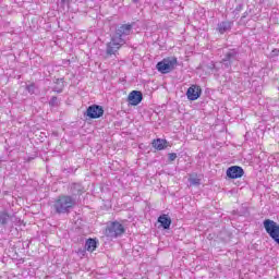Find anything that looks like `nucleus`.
<instances>
[{"instance_id": "obj_4", "label": "nucleus", "mask_w": 279, "mask_h": 279, "mask_svg": "<svg viewBox=\"0 0 279 279\" xmlns=\"http://www.w3.org/2000/svg\"><path fill=\"white\" fill-rule=\"evenodd\" d=\"M123 234H125V227L119 221L107 225L105 235L108 236V239H119V236H123Z\"/></svg>"}, {"instance_id": "obj_7", "label": "nucleus", "mask_w": 279, "mask_h": 279, "mask_svg": "<svg viewBox=\"0 0 279 279\" xmlns=\"http://www.w3.org/2000/svg\"><path fill=\"white\" fill-rule=\"evenodd\" d=\"M84 117H88V119H101V117H104V107L92 105L87 108Z\"/></svg>"}, {"instance_id": "obj_13", "label": "nucleus", "mask_w": 279, "mask_h": 279, "mask_svg": "<svg viewBox=\"0 0 279 279\" xmlns=\"http://www.w3.org/2000/svg\"><path fill=\"white\" fill-rule=\"evenodd\" d=\"M151 145L158 151H162V149H167V147H169V142L167 140L157 138L153 141Z\"/></svg>"}, {"instance_id": "obj_8", "label": "nucleus", "mask_w": 279, "mask_h": 279, "mask_svg": "<svg viewBox=\"0 0 279 279\" xmlns=\"http://www.w3.org/2000/svg\"><path fill=\"white\" fill-rule=\"evenodd\" d=\"M245 170H243L241 166H231L227 169V178H229L230 180L243 178Z\"/></svg>"}, {"instance_id": "obj_26", "label": "nucleus", "mask_w": 279, "mask_h": 279, "mask_svg": "<svg viewBox=\"0 0 279 279\" xmlns=\"http://www.w3.org/2000/svg\"><path fill=\"white\" fill-rule=\"evenodd\" d=\"M133 3H138V0H132Z\"/></svg>"}, {"instance_id": "obj_23", "label": "nucleus", "mask_w": 279, "mask_h": 279, "mask_svg": "<svg viewBox=\"0 0 279 279\" xmlns=\"http://www.w3.org/2000/svg\"><path fill=\"white\" fill-rule=\"evenodd\" d=\"M235 10H238V12H241V10H243V5H238Z\"/></svg>"}, {"instance_id": "obj_20", "label": "nucleus", "mask_w": 279, "mask_h": 279, "mask_svg": "<svg viewBox=\"0 0 279 279\" xmlns=\"http://www.w3.org/2000/svg\"><path fill=\"white\" fill-rule=\"evenodd\" d=\"M26 90L27 93H29V95H34L36 93V84H29L26 85Z\"/></svg>"}, {"instance_id": "obj_16", "label": "nucleus", "mask_w": 279, "mask_h": 279, "mask_svg": "<svg viewBox=\"0 0 279 279\" xmlns=\"http://www.w3.org/2000/svg\"><path fill=\"white\" fill-rule=\"evenodd\" d=\"M53 83L56 84L54 87H52L53 93H63L64 90V78H57L53 81Z\"/></svg>"}, {"instance_id": "obj_6", "label": "nucleus", "mask_w": 279, "mask_h": 279, "mask_svg": "<svg viewBox=\"0 0 279 279\" xmlns=\"http://www.w3.org/2000/svg\"><path fill=\"white\" fill-rule=\"evenodd\" d=\"M263 223H264V228H265L267 234H269L270 239H272V241H275V243H277V245H279V225H278V222H276L271 219H265Z\"/></svg>"}, {"instance_id": "obj_25", "label": "nucleus", "mask_w": 279, "mask_h": 279, "mask_svg": "<svg viewBox=\"0 0 279 279\" xmlns=\"http://www.w3.org/2000/svg\"><path fill=\"white\" fill-rule=\"evenodd\" d=\"M247 17V12H244L242 15V19H246Z\"/></svg>"}, {"instance_id": "obj_11", "label": "nucleus", "mask_w": 279, "mask_h": 279, "mask_svg": "<svg viewBox=\"0 0 279 279\" xmlns=\"http://www.w3.org/2000/svg\"><path fill=\"white\" fill-rule=\"evenodd\" d=\"M69 191L72 197H76V195H82L84 193V185H82V183H71Z\"/></svg>"}, {"instance_id": "obj_24", "label": "nucleus", "mask_w": 279, "mask_h": 279, "mask_svg": "<svg viewBox=\"0 0 279 279\" xmlns=\"http://www.w3.org/2000/svg\"><path fill=\"white\" fill-rule=\"evenodd\" d=\"M272 53H274V56H278L279 50H278V49H275V50H272Z\"/></svg>"}, {"instance_id": "obj_17", "label": "nucleus", "mask_w": 279, "mask_h": 279, "mask_svg": "<svg viewBox=\"0 0 279 279\" xmlns=\"http://www.w3.org/2000/svg\"><path fill=\"white\" fill-rule=\"evenodd\" d=\"M10 221V214L5 210L0 211V226H5Z\"/></svg>"}, {"instance_id": "obj_3", "label": "nucleus", "mask_w": 279, "mask_h": 279, "mask_svg": "<svg viewBox=\"0 0 279 279\" xmlns=\"http://www.w3.org/2000/svg\"><path fill=\"white\" fill-rule=\"evenodd\" d=\"M175 66H178V58L175 57L165 58L156 64L157 71L162 73V75H167V73L175 71Z\"/></svg>"}, {"instance_id": "obj_1", "label": "nucleus", "mask_w": 279, "mask_h": 279, "mask_svg": "<svg viewBox=\"0 0 279 279\" xmlns=\"http://www.w3.org/2000/svg\"><path fill=\"white\" fill-rule=\"evenodd\" d=\"M134 25L132 24H122L117 27L114 35L111 37L110 43L107 44L106 56L107 58H112L117 56V52L123 45H125V36L132 34Z\"/></svg>"}, {"instance_id": "obj_15", "label": "nucleus", "mask_w": 279, "mask_h": 279, "mask_svg": "<svg viewBox=\"0 0 279 279\" xmlns=\"http://www.w3.org/2000/svg\"><path fill=\"white\" fill-rule=\"evenodd\" d=\"M97 243L96 239H87L85 242V250H87V252H95L97 250Z\"/></svg>"}, {"instance_id": "obj_22", "label": "nucleus", "mask_w": 279, "mask_h": 279, "mask_svg": "<svg viewBox=\"0 0 279 279\" xmlns=\"http://www.w3.org/2000/svg\"><path fill=\"white\" fill-rule=\"evenodd\" d=\"M86 252H87L86 247L85 248H78L77 254H80V256H86Z\"/></svg>"}, {"instance_id": "obj_2", "label": "nucleus", "mask_w": 279, "mask_h": 279, "mask_svg": "<svg viewBox=\"0 0 279 279\" xmlns=\"http://www.w3.org/2000/svg\"><path fill=\"white\" fill-rule=\"evenodd\" d=\"M73 206H75V199L73 196L61 195L54 201L52 210H54L57 215H66L71 213V208H73Z\"/></svg>"}, {"instance_id": "obj_14", "label": "nucleus", "mask_w": 279, "mask_h": 279, "mask_svg": "<svg viewBox=\"0 0 279 279\" xmlns=\"http://www.w3.org/2000/svg\"><path fill=\"white\" fill-rule=\"evenodd\" d=\"M232 25L233 23L230 21L220 22L218 23L217 31L219 32V34H226V32H230V29H232Z\"/></svg>"}, {"instance_id": "obj_9", "label": "nucleus", "mask_w": 279, "mask_h": 279, "mask_svg": "<svg viewBox=\"0 0 279 279\" xmlns=\"http://www.w3.org/2000/svg\"><path fill=\"white\" fill-rule=\"evenodd\" d=\"M189 101H197L202 97V87L198 85H191L186 90Z\"/></svg>"}, {"instance_id": "obj_12", "label": "nucleus", "mask_w": 279, "mask_h": 279, "mask_svg": "<svg viewBox=\"0 0 279 279\" xmlns=\"http://www.w3.org/2000/svg\"><path fill=\"white\" fill-rule=\"evenodd\" d=\"M158 223H160L163 230H169L172 223L171 217H169L167 214H162L158 217Z\"/></svg>"}, {"instance_id": "obj_10", "label": "nucleus", "mask_w": 279, "mask_h": 279, "mask_svg": "<svg viewBox=\"0 0 279 279\" xmlns=\"http://www.w3.org/2000/svg\"><path fill=\"white\" fill-rule=\"evenodd\" d=\"M128 101L131 106H138L143 101V92L132 90L128 96Z\"/></svg>"}, {"instance_id": "obj_19", "label": "nucleus", "mask_w": 279, "mask_h": 279, "mask_svg": "<svg viewBox=\"0 0 279 279\" xmlns=\"http://www.w3.org/2000/svg\"><path fill=\"white\" fill-rule=\"evenodd\" d=\"M50 108H58L60 106V101H58V96H52L49 100Z\"/></svg>"}, {"instance_id": "obj_5", "label": "nucleus", "mask_w": 279, "mask_h": 279, "mask_svg": "<svg viewBox=\"0 0 279 279\" xmlns=\"http://www.w3.org/2000/svg\"><path fill=\"white\" fill-rule=\"evenodd\" d=\"M239 49L233 48L229 49L225 54L223 58L220 61V64H222L223 69H232V64L234 62H239Z\"/></svg>"}, {"instance_id": "obj_18", "label": "nucleus", "mask_w": 279, "mask_h": 279, "mask_svg": "<svg viewBox=\"0 0 279 279\" xmlns=\"http://www.w3.org/2000/svg\"><path fill=\"white\" fill-rule=\"evenodd\" d=\"M189 182L190 186H199V184H202V180L197 177H190Z\"/></svg>"}, {"instance_id": "obj_21", "label": "nucleus", "mask_w": 279, "mask_h": 279, "mask_svg": "<svg viewBox=\"0 0 279 279\" xmlns=\"http://www.w3.org/2000/svg\"><path fill=\"white\" fill-rule=\"evenodd\" d=\"M175 158H178V154H175V153L168 154L169 162H173L175 160Z\"/></svg>"}]
</instances>
